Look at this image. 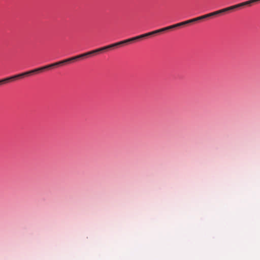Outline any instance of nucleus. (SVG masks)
<instances>
[{
    "label": "nucleus",
    "instance_id": "4",
    "mask_svg": "<svg viewBox=\"0 0 260 260\" xmlns=\"http://www.w3.org/2000/svg\"><path fill=\"white\" fill-rule=\"evenodd\" d=\"M136 41L135 37H133V38H129V39H126V40H123L122 41V43H123V45H124V44H127V43H131V42H132L133 41Z\"/></svg>",
    "mask_w": 260,
    "mask_h": 260
},
{
    "label": "nucleus",
    "instance_id": "13",
    "mask_svg": "<svg viewBox=\"0 0 260 260\" xmlns=\"http://www.w3.org/2000/svg\"><path fill=\"white\" fill-rule=\"evenodd\" d=\"M250 2V4H253L254 3L258 2L260 0H249Z\"/></svg>",
    "mask_w": 260,
    "mask_h": 260
},
{
    "label": "nucleus",
    "instance_id": "5",
    "mask_svg": "<svg viewBox=\"0 0 260 260\" xmlns=\"http://www.w3.org/2000/svg\"><path fill=\"white\" fill-rule=\"evenodd\" d=\"M237 8H238L237 4L234 5V6H230L229 7L225 8H224V9H225V12H227L229 11L233 10Z\"/></svg>",
    "mask_w": 260,
    "mask_h": 260
},
{
    "label": "nucleus",
    "instance_id": "8",
    "mask_svg": "<svg viewBox=\"0 0 260 260\" xmlns=\"http://www.w3.org/2000/svg\"><path fill=\"white\" fill-rule=\"evenodd\" d=\"M159 32H161V29H159L155 30H154V31H151V32H148V36L149 37V36H151L153 35L157 34L159 33Z\"/></svg>",
    "mask_w": 260,
    "mask_h": 260
},
{
    "label": "nucleus",
    "instance_id": "14",
    "mask_svg": "<svg viewBox=\"0 0 260 260\" xmlns=\"http://www.w3.org/2000/svg\"><path fill=\"white\" fill-rule=\"evenodd\" d=\"M196 18H197V21L204 19L203 16H201L196 17Z\"/></svg>",
    "mask_w": 260,
    "mask_h": 260
},
{
    "label": "nucleus",
    "instance_id": "7",
    "mask_svg": "<svg viewBox=\"0 0 260 260\" xmlns=\"http://www.w3.org/2000/svg\"><path fill=\"white\" fill-rule=\"evenodd\" d=\"M173 28H175L174 24L172 25H170V26L166 27L160 28V29H161V32H162L163 31H165L166 30H169L172 29Z\"/></svg>",
    "mask_w": 260,
    "mask_h": 260
},
{
    "label": "nucleus",
    "instance_id": "11",
    "mask_svg": "<svg viewBox=\"0 0 260 260\" xmlns=\"http://www.w3.org/2000/svg\"><path fill=\"white\" fill-rule=\"evenodd\" d=\"M186 22H187V24H189V23L197 22V18H193V19H189V20H186Z\"/></svg>",
    "mask_w": 260,
    "mask_h": 260
},
{
    "label": "nucleus",
    "instance_id": "15",
    "mask_svg": "<svg viewBox=\"0 0 260 260\" xmlns=\"http://www.w3.org/2000/svg\"><path fill=\"white\" fill-rule=\"evenodd\" d=\"M209 14H210V17H212V16H214L216 15L215 11L213 12H212V13H209Z\"/></svg>",
    "mask_w": 260,
    "mask_h": 260
},
{
    "label": "nucleus",
    "instance_id": "9",
    "mask_svg": "<svg viewBox=\"0 0 260 260\" xmlns=\"http://www.w3.org/2000/svg\"><path fill=\"white\" fill-rule=\"evenodd\" d=\"M186 24H187V22H186V21H185L181 22H180V23H178L177 24H174V27L176 28L178 27L183 26Z\"/></svg>",
    "mask_w": 260,
    "mask_h": 260
},
{
    "label": "nucleus",
    "instance_id": "10",
    "mask_svg": "<svg viewBox=\"0 0 260 260\" xmlns=\"http://www.w3.org/2000/svg\"><path fill=\"white\" fill-rule=\"evenodd\" d=\"M215 12H216V15H217L221 14H222L223 13H225V11L224 8L222 9H221V10H218V11H216Z\"/></svg>",
    "mask_w": 260,
    "mask_h": 260
},
{
    "label": "nucleus",
    "instance_id": "3",
    "mask_svg": "<svg viewBox=\"0 0 260 260\" xmlns=\"http://www.w3.org/2000/svg\"><path fill=\"white\" fill-rule=\"evenodd\" d=\"M250 5L251 4H250V1H246V2H243V3L238 4H237V6H238V8H239L241 7H244V6H250Z\"/></svg>",
    "mask_w": 260,
    "mask_h": 260
},
{
    "label": "nucleus",
    "instance_id": "6",
    "mask_svg": "<svg viewBox=\"0 0 260 260\" xmlns=\"http://www.w3.org/2000/svg\"><path fill=\"white\" fill-rule=\"evenodd\" d=\"M147 37H149L148 32L146 33V34H143V35H141L140 36H138L135 37V39H136V41H137L138 40L143 39V38H145Z\"/></svg>",
    "mask_w": 260,
    "mask_h": 260
},
{
    "label": "nucleus",
    "instance_id": "2",
    "mask_svg": "<svg viewBox=\"0 0 260 260\" xmlns=\"http://www.w3.org/2000/svg\"><path fill=\"white\" fill-rule=\"evenodd\" d=\"M123 45V43H122V41H120V42L114 43V44H110V45L106 46H104L103 47H104V49L105 51L108 49H111V48H112L115 47H118V46H119L120 45Z\"/></svg>",
    "mask_w": 260,
    "mask_h": 260
},
{
    "label": "nucleus",
    "instance_id": "12",
    "mask_svg": "<svg viewBox=\"0 0 260 260\" xmlns=\"http://www.w3.org/2000/svg\"><path fill=\"white\" fill-rule=\"evenodd\" d=\"M202 16H203V19H206V18H208L210 17V14H209H209H205V15H202Z\"/></svg>",
    "mask_w": 260,
    "mask_h": 260
},
{
    "label": "nucleus",
    "instance_id": "1",
    "mask_svg": "<svg viewBox=\"0 0 260 260\" xmlns=\"http://www.w3.org/2000/svg\"><path fill=\"white\" fill-rule=\"evenodd\" d=\"M103 51H104L103 47L102 48H98V49H95V50H92V51H89V52H86V53H83V54H80V55H78L72 57H71V58H69L68 59H64V60H63L61 61H59L58 62H55V63H52L50 64H48V65H47V66H45L44 67H42L41 68L35 69L32 70H30V71H27L26 72H24V73H21L19 74H17L16 75H14V76H11V77L6 78H4L3 79H1V80H0V84L5 83L7 82L10 81V80H15V79H18L19 78L24 77L25 76L29 75L32 73H37L38 72H41L45 69H49V68H51L52 67H56V66L60 65V64H62L65 63H68L71 61H73V60L79 59V58H81L83 57H85V56H87L88 55H93L95 53H99V52H100Z\"/></svg>",
    "mask_w": 260,
    "mask_h": 260
}]
</instances>
